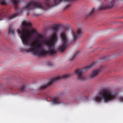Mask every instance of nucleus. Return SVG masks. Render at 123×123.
Here are the masks:
<instances>
[{
	"label": "nucleus",
	"instance_id": "1",
	"mask_svg": "<svg viewBox=\"0 0 123 123\" xmlns=\"http://www.w3.org/2000/svg\"><path fill=\"white\" fill-rule=\"evenodd\" d=\"M22 25L24 28L18 29V33L21 34L20 38L22 43L25 46L26 48L24 49L25 51L27 52H32L35 55L39 56H46L48 54L53 55L56 53L54 46L58 40L57 33L59 29V25H55L52 27L53 33L49 39L43 41L42 43L48 48L49 50L47 51L43 49V46L41 43V42L40 40L44 39L42 35L38 34L37 35L36 39L38 44L36 46V42L31 41V36L27 31L31 27V23L25 20L23 22Z\"/></svg>",
	"mask_w": 123,
	"mask_h": 123
},
{
	"label": "nucleus",
	"instance_id": "2",
	"mask_svg": "<svg viewBox=\"0 0 123 123\" xmlns=\"http://www.w3.org/2000/svg\"><path fill=\"white\" fill-rule=\"evenodd\" d=\"M69 30L71 31V33L74 40H76L78 38L81 37L83 33V32L80 28L78 29L77 31V33H76L71 29L70 26L65 28L60 34L61 44L59 46V51L61 52L63 51L68 45L69 39L67 32Z\"/></svg>",
	"mask_w": 123,
	"mask_h": 123
},
{
	"label": "nucleus",
	"instance_id": "3",
	"mask_svg": "<svg viewBox=\"0 0 123 123\" xmlns=\"http://www.w3.org/2000/svg\"><path fill=\"white\" fill-rule=\"evenodd\" d=\"M117 96L116 92H111L107 89H103L100 91L97 95L94 97V100L100 103L103 100L105 102L108 103L115 99Z\"/></svg>",
	"mask_w": 123,
	"mask_h": 123
},
{
	"label": "nucleus",
	"instance_id": "4",
	"mask_svg": "<svg viewBox=\"0 0 123 123\" xmlns=\"http://www.w3.org/2000/svg\"><path fill=\"white\" fill-rule=\"evenodd\" d=\"M95 64L94 62L90 65L86 66L81 69H78L76 70L75 71V73L77 75L78 79L84 81L86 80V76L83 74L84 71L87 70L93 66Z\"/></svg>",
	"mask_w": 123,
	"mask_h": 123
},
{
	"label": "nucleus",
	"instance_id": "5",
	"mask_svg": "<svg viewBox=\"0 0 123 123\" xmlns=\"http://www.w3.org/2000/svg\"><path fill=\"white\" fill-rule=\"evenodd\" d=\"M71 75L70 74H68L54 77L50 79L49 82L46 85L40 86L38 88L39 89L41 90H44L48 87L49 86L51 85L53 82L63 78L69 77Z\"/></svg>",
	"mask_w": 123,
	"mask_h": 123
},
{
	"label": "nucleus",
	"instance_id": "6",
	"mask_svg": "<svg viewBox=\"0 0 123 123\" xmlns=\"http://www.w3.org/2000/svg\"><path fill=\"white\" fill-rule=\"evenodd\" d=\"M21 0H0V3L3 5H6L11 3L14 5L16 10H18V5L20 3Z\"/></svg>",
	"mask_w": 123,
	"mask_h": 123
},
{
	"label": "nucleus",
	"instance_id": "7",
	"mask_svg": "<svg viewBox=\"0 0 123 123\" xmlns=\"http://www.w3.org/2000/svg\"><path fill=\"white\" fill-rule=\"evenodd\" d=\"M18 15L17 13H15L12 15H8L5 14L3 11L1 10L0 11V21L3 19L4 18H6L9 20H11L17 17Z\"/></svg>",
	"mask_w": 123,
	"mask_h": 123
},
{
	"label": "nucleus",
	"instance_id": "8",
	"mask_svg": "<svg viewBox=\"0 0 123 123\" xmlns=\"http://www.w3.org/2000/svg\"><path fill=\"white\" fill-rule=\"evenodd\" d=\"M100 69L95 70L93 71L89 76L90 79H93L97 76L100 72Z\"/></svg>",
	"mask_w": 123,
	"mask_h": 123
},
{
	"label": "nucleus",
	"instance_id": "9",
	"mask_svg": "<svg viewBox=\"0 0 123 123\" xmlns=\"http://www.w3.org/2000/svg\"><path fill=\"white\" fill-rule=\"evenodd\" d=\"M53 103L55 104H60L63 102L62 100L59 97H56L51 99Z\"/></svg>",
	"mask_w": 123,
	"mask_h": 123
},
{
	"label": "nucleus",
	"instance_id": "10",
	"mask_svg": "<svg viewBox=\"0 0 123 123\" xmlns=\"http://www.w3.org/2000/svg\"><path fill=\"white\" fill-rule=\"evenodd\" d=\"M114 3V0L110 4L101 7L100 8V10H105L107 9L111 8L113 6Z\"/></svg>",
	"mask_w": 123,
	"mask_h": 123
},
{
	"label": "nucleus",
	"instance_id": "11",
	"mask_svg": "<svg viewBox=\"0 0 123 123\" xmlns=\"http://www.w3.org/2000/svg\"><path fill=\"white\" fill-rule=\"evenodd\" d=\"M14 29H13L11 26L9 27L8 30V34L14 35Z\"/></svg>",
	"mask_w": 123,
	"mask_h": 123
},
{
	"label": "nucleus",
	"instance_id": "12",
	"mask_svg": "<svg viewBox=\"0 0 123 123\" xmlns=\"http://www.w3.org/2000/svg\"><path fill=\"white\" fill-rule=\"evenodd\" d=\"M26 88L25 86L23 85L20 88V90L21 92H23L24 91L25 89Z\"/></svg>",
	"mask_w": 123,
	"mask_h": 123
},
{
	"label": "nucleus",
	"instance_id": "13",
	"mask_svg": "<svg viewBox=\"0 0 123 123\" xmlns=\"http://www.w3.org/2000/svg\"><path fill=\"white\" fill-rule=\"evenodd\" d=\"M79 53L78 52H77L74 55V56H73L72 57L71 59H70V61H73V60L74 58L76 56V55H77V54H78Z\"/></svg>",
	"mask_w": 123,
	"mask_h": 123
},
{
	"label": "nucleus",
	"instance_id": "14",
	"mask_svg": "<svg viewBox=\"0 0 123 123\" xmlns=\"http://www.w3.org/2000/svg\"><path fill=\"white\" fill-rule=\"evenodd\" d=\"M95 9L94 8L88 14V16L91 15L94 12Z\"/></svg>",
	"mask_w": 123,
	"mask_h": 123
},
{
	"label": "nucleus",
	"instance_id": "15",
	"mask_svg": "<svg viewBox=\"0 0 123 123\" xmlns=\"http://www.w3.org/2000/svg\"><path fill=\"white\" fill-rule=\"evenodd\" d=\"M118 100L120 102H123V97H120L118 98Z\"/></svg>",
	"mask_w": 123,
	"mask_h": 123
},
{
	"label": "nucleus",
	"instance_id": "16",
	"mask_svg": "<svg viewBox=\"0 0 123 123\" xmlns=\"http://www.w3.org/2000/svg\"><path fill=\"white\" fill-rule=\"evenodd\" d=\"M30 31H31L32 33L33 34L37 32V31H36V30H33L31 31L30 30Z\"/></svg>",
	"mask_w": 123,
	"mask_h": 123
},
{
	"label": "nucleus",
	"instance_id": "17",
	"mask_svg": "<svg viewBox=\"0 0 123 123\" xmlns=\"http://www.w3.org/2000/svg\"><path fill=\"white\" fill-rule=\"evenodd\" d=\"M48 65L49 66H51L52 65V63L50 62H48L47 63Z\"/></svg>",
	"mask_w": 123,
	"mask_h": 123
},
{
	"label": "nucleus",
	"instance_id": "18",
	"mask_svg": "<svg viewBox=\"0 0 123 123\" xmlns=\"http://www.w3.org/2000/svg\"><path fill=\"white\" fill-rule=\"evenodd\" d=\"M70 5H67L66 7H65L64 8V9L65 10L67 9L68 8H69L70 7Z\"/></svg>",
	"mask_w": 123,
	"mask_h": 123
},
{
	"label": "nucleus",
	"instance_id": "19",
	"mask_svg": "<svg viewBox=\"0 0 123 123\" xmlns=\"http://www.w3.org/2000/svg\"><path fill=\"white\" fill-rule=\"evenodd\" d=\"M34 16H37L38 15L36 14H34Z\"/></svg>",
	"mask_w": 123,
	"mask_h": 123
},
{
	"label": "nucleus",
	"instance_id": "20",
	"mask_svg": "<svg viewBox=\"0 0 123 123\" xmlns=\"http://www.w3.org/2000/svg\"><path fill=\"white\" fill-rule=\"evenodd\" d=\"M105 57V58H104H104L103 59H103V60H105V58H106V57Z\"/></svg>",
	"mask_w": 123,
	"mask_h": 123
},
{
	"label": "nucleus",
	"instance_id": "21",
	"mask_svg": "<svg viewBox=\"0 0 123 123\" xmlns=\"http://www.w3.org/2000/svg\"><path fill=\"white\" fill-rule=\"evenodd\" d=\"M1 31H0V34H1Z\"/></svg>",
	"mask_w": 123,
	"mask_h": 123
}]
</instances>
